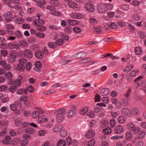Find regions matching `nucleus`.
<instances>
[{
	"mask_svg": "<svg viewBox=\"0 0 146 146\" xmlns=\"http://www.w3.org/2000/svg\"><path fill=\"white\" fill-rule=\"evenodd\" d=\"M127 127L129 131H132L135 134H137L140 130L139 128L136 127L134 124L131 122L127 123Z\"/></svg>",
	"mask_w": 146,
	"mask_h": 146,
	"instance_id": "nucleus-1",
	"label": "nucleus"
},
{
	"mask_svg": "<svg viewBox=\"0 0 146 146\" xmlns=\"http://www.w3.org/2000/svg\"><path fill=\"white\" fill-rule=\"evenodd\" d=\"M3 16L4 19L7 22L12 21L14 18L12 13L11 12H6L3 15Z\"/></svg>",
	"mask_w": 146,
	"mask_h": 146,
	"instance_id": "nucleus-2",
	"label": "nucleus"
},
{
	"mask_svg": "<svg viewBox=\"0 0 146 146\" xmlns=\"http://www.w3.org/2000/svg\"><path fill=\"white\" fill-rule=\"evenodd\" d=\"M98 11L101 13H104L107 11L106 4L105 3H102L99 4L97 7Z\"/></svg>",
	"mask_w": 146,
	"mask_h": 146,
	"instance_id": "nucleus-3",
	"label": "nucleus"
},
{
	"mask_svg": "<svg viewBox=\"0 0 146 146\" xmlns=\"http://www.w3.org/2000/svg\"><path fill=\"white\" fill-rule=\"evenodd\" d=\"M8 48L11 50L16 48L18 49L19 47V45L17 42L14 41L11 43H9L8 45Z\"/></svg>",
	"mask_w": 146,
	"mask_h": 146,
	"instance_id": "nucleus-4",
	"label": "nucleus"
},
{
	"mask_svg": "<svg viewBox=\"0 0 146 146\" xmlns=\"http://www.w3.org/2000/svg\"><path fill=\"white\" fill-rule=\"evenodd\" d=\"M21 52L24 54L25 57L27 58L30 59L33 56V54L31 50L29 49L22 51Z\"/></svg>",
	"mask_w": 146,
	"mask_h": 146,
	"instance_id": "nucleus-5",
	"label": "nucleus"
},
{
	"mask_svg": "<svg viewBox=\"0 0 146 146\" xmlns=\"http://www.w3.org/2000/svg\"><path fill=\"white\" fill-rule=\"evenodd\" d=\"M44 111L41 110L40 108L37 109V110L33 112L32 113V116L33 118L36 119L38 118L39 116L40 113H43Z\"/></svg>",
	"mask_w": 146,
	"mask_h": 146,
	"instance_id": "nucleus-6",
	"label": "nucleus"
},
{
	"mask_svg": "<svg viewBox=\"0 0 146 146\" xmlns=\"http://www.w3.org/2000/svg\"><path fill=\"white\" fill-rule=\"evenodd\" d=\"M143 78L142 76H139L137 77L134 80V82L136 84V88L140 86L144 82L143 80Z\"/></svg>",
	"mask_w": 146,
	"mask_h": 146,
	"instance_id": "nucleus-7",
	"label": "nucleus"
},
{
	"mask_svg": "<svg viewBox=\"0 0 146 146\" xmlns=\"http://www.w3.org/2000/svg\"><path fill=\"white\" fill-rule=\"evenodd\" d=\"M114 130L116 134H120L124 132V129L122 125H117L115 127Z\"/></svg>",
	"mask_w": 146,
	"mask_h": 146,
	"instance_id": "nucleus-8",
	"label": "nucleus"
},
{
	"mask_svg": "<svg viewBox=\"0 0 146 146\" xmlns=\"http://www.w3.org/2000/svg\"><path fill=\"white\" fill-rule=\"evenodd\" d=\"M85 9L89 12H93L95 10L94 6L90 3H87L85 5Z\"/></svg>",
	"mask_w": 146,
	"mask_h": 146,
	"instance_id": "nucleus-9",
	"label": "nucleus"
},
{
	"mask_svg": "<svg viewBox=\"0 0 146 146\" xmlns=\"http://www.w3.org/2000/svg\"><path fill=\"white\" fill-rule=\"evenodd\" d=\"M18 104L16 103H14L10 105L9 107L11 110L13 111H16V113L19 114L20 113V111L19 110H17V108Z\"/></svg>",
	"mask_w": 146,
	"mask_h": 146,
	"instance_id": "nucleus-10",
	"label": "nucleus"
},
{
	"mask_svg": "<svg viewBox=\"0 0 146 146\" xmlns=\"http://www.w3.org/2000/svg\"><path fill=\"white\" fill-rule=\"evenodd\" d=\"M13 119L14 121L15 125L16 126H18L20 125L23 121L21 117L17 116H15Z\"/></svg>",
	"mask_w": 146,
	"mask_h": 146,
	"instance_id": "nucleus-11",
	"label": "nucleus"
},
{
	"mask_svg": "<svg viewBox=\"0 0 146 146\" xmlns=\"http://www.w3.org/2000/svg\"><path fill=\"white\" fill-rule=\"evenodd\" d=\"M16 55L13 53H11L7 59L8 62L10 63L14 62L15 60Z\"/></svg>",
	"mask_w": 146,
	"mask_h": 146,
	"instance_id": "nucleus-12",
	"label": "nucleus"
},
{
	"mask_svg": "<svg viewBox=\"0 0 146 146\" xmlns=\"http://www.w3.org/2000/svg\"><path fill=\"white\" fill-rule=\"evenodd\" d=\"M121 113L123 114L130 116L131 114V111L128 108H124L122 109Z\"/></svg>",
	"mask_w": 146,
	"mask_h": 146,
	"instance_id": "nucleus-13",
	"label": "nucleus"
},
{
	"mask_svg": "<svg viewBox=\"0 0 146 146\" xmlns=\"http://www.w3.org/2000/svg\"><path fill=\"white\" fill-rule=\"evenodd\" d=\"M71 17L77 19H80L83 17V16L80 14L76 12L72 13L70 15Z\"/></svg>",
	"mask_w": 146,
	"mask_h": 146,
	"instance_id": "nucleus-14",
	"label": "nucleus"
},
{
	"mask_svg": "<svg viewBox=\"0 0 146 146\" xmlns=\"http://www.w3.org/2000/svg\"><path fill=\"white\" fill-rule=\"evenodd\" d=\"M87 55V53L84 52H81L75 54L74 57L77 58H84Z\"/></svg>",
	"mask_w": 146,
	"mask_h": 146,
	"instance_id": "nucleus-15",
	"label": "nucleus"
},
{
	"mask_svg": "<svg viewBox=\"0 0 146 146\" xmlns=\"http://www.w3.org/2000/svg\"><path fill=\"white\" fill-rule=\"evenodd\" d=\"M33 23L35 26H39L43 25L44 24V21L43 19H39L35 20L33 21Z\"/></svg>",
	"mask_w": 146,
	"mask_h": 146,
	"instance_id": "nucleus-16",
	"label": "nucleus"
},
{
	"mask_svg": "<svg viewBox=\"0 0 146 146\" xmlns=\"http://www.w3.org/2000/svg\"><path fill=\"white\" fill-rule=\"evenodd\" d=\"M41 68V64L40 62L38 61L36 62L35 64V67L33 69L36 72L40 71Z\"/></svg>",
	"mask_w": 146,
	"mask_h": 146,
	"instance_id": "nucleus-17",
	"label": "nucleus"
},
{
	"mask_svg": "<svg viewBox=\"0 0 146 146\" xmlns=\"http://www.w3.org/2000/svg\"><path fill=\"white\" fill-rule=\"evenodd\" d=\"M110 92V90L107 88L102 89L100 91V94L102 96H104L108 95Z\"/></svg>",
	"mask_w": 146,
	"mask_h": 146,
	"instance_id": "nucleus-18",
	"label": "nucleus"
},
{
	"mask_svg": "<svg viewBox=\"0 0 146 146\" xmlns=\"http://www.w3.org/2000/svg\"><path fill=\"white\" fill-rule=\"evenodd\" d=\"M95 135L94 131L92 129H89L86 136L87 138L93 137Z\"/></svg>",
	"mask_w": 146,
	"mask_h": 146,
	"instance_id": "nucleus-19",
	"label": "nucleus"
},
{
	"mask_svg": "<svg viewBox=\"0 0 146 146\" xmlns=\"http://www.w3.org/2000/svg\"><path fill=\"white\" fill-rule=\"evenodd\" d=\"M146 132L144 131H141L137 135V138L139 139H143L145 135Z\"/></svg>",
	"mask_w": 146,
	"mask_h": 146,
	"instance_id": "nucleus-20",
	"label": "nucleus"
},
{
	"mask_svg": "<svg viewBox=\"0 0 146 146\" xmlns=\"http://www.w3.org/2000/svg\"><path fill=\"white\" fill-rule=\"evenodd\" d=\"M36 2V5L42 8L43 6V5L46 3L45 1L44 0H35Z\"/></svg>",
	"mask_w": 146,
	"mask_h": 146,
	"instance_id": "nucleus-21",
	"label": "nucleus"
},
{
	"mask_svg": "<svg viewBox=\"0 0 146 146\" xmlns=\"http://www.w3.org/2000/svg\"><path fill=\"white\" fill-rule=\"evenodd\" d=\"M133 134L132 133L129 131L127 132L125 135V138L127 141H130L132 139Z\"/></svg>",
	"mask_w": 146,
	"mask_h": 146,
	"instance_id": "nucleus-22",
	"label": "nucleus"
},
{
	"mask_svg": "<svg viewBox=\"0 0 146 146\" xmlns=\"http://www.w3.org/2000/svg\"><path fill=\"white\" fill-rule=\"evenodd\" d=\"M68 23L70 25L76 26L79 23V22L76 20L70 19L68 21Z\"/></svg>",
	"mask_w": 146,
	"mask_h": 146,
	"instance_id": "nucleus-23",
	"label": "nucleus"
},
{
	"mask_svg": "<svg viewBox=\"0 0 146 146\" xmlns=\"http://www.w3.org/2000/svg\"><path fill=\"white\" fill-rule=\"evenodd\" d=\"M48 119L46 118L45 116H41L38 119V122L40 123L44 122H47Z\"/></svg>",
	"mask_w": 146,
	"mask_h": 146,
	"instance_id": "nucleus-24",
	"label": "nucleus"
},
{
	"mask_svg": "<svg viewBox=\"0 0 146 146\" xmlns=\"http://www.w3.org/2000/svg\"><path fill=\"white\" fill-rule=\"evenodd\" d=\"M20 139L19 138H14L10 142V144L13 145H17L19 143Z\"/></svg>",
	"mask_w": 146,
	"mask_h": 146,
	"instance_id": "nucleus-25",
	"label": "nucleus"
},
{
	"mask_svg": "<svg viewBox=\"0 0 146 146\" xmlns=\"http://www.w3.org/2000/svg\"><path fill=\"white\" fill-rule=\"evenodd\" d=\"M103 133L105 134H110L111 133V127H108L103 130Z\"/></svg>",
	"mask_w": 146,
	"mask_h": 146,
	"instance_id": "nucleus-26",
	"label": "nucleus"
},
{
	"mask_svg": "<svg viewBox=\"0 0 146 146\" xmlns=\"http://www.w3.org/2000/svg\"><path fill=\"white\" fill-rule=\"evenodd\" d=\"M35 56L38 58H41L43 57V52L41 50H38L35 52Z\"/></svg>",
	"mask_w": 146,
	"mask_h": 146,
	"instance_id": "nucleus-27",
	"label": "nucleus"
},
{
	"mask_svg": "<svg viewBox=\"0 0 146 146\" xmlns=\"http://www.w3.org/2000/svg\"><path fill=\"white\" fill-rule=\"evenodd\" d=\"M22 79V78L21 76H20L19 78L15 81L14 82V86L17 87V86H19L21 84L20 81Z\"/></svg>",
	"mask_w": 146,
	"mask_h": 146,
	"instance_id": "nucleus-28",
	"label": "nucleus"
},
{
	"mask_svg": "<svg viewBox=\"0 0 146 146\" xmlns=\"http://www.w3.org/2000/svg\"><path fill=\"white\" fill-rule=\"evenodd\" d=\"M68 5L70 7L72 8H76L78 7V5L76 3L72 1L69 2Z\"/></svg>",
	"mask_w": 146,
	"mask_h": 146,
	"instance_id": "nucleus-29",
	"label": "nucleus"
},
{
	"mask_svg": "<svg viewBox=\"0 0 146 146\" xmlns=\"http://www.w3.org/2000/svg\"><path fill=\"white\" fill-rule=\"evenodd\" d=\"M17 69L21 72H23L25 69V66L24 64H18L17 65L16 67Z\"/></svg>",
	"mask_w": 146,
	"mask_h": 146,
	"instance_id": "nucleus-30",
	"label": "nucleus"
},
{
	"mask_svg": "<svg viewBox=\"0 0 146 146\" xmlns=\"http://www.w3.org/2000/svg\"><path fill=\"white\" fill-rule=\"evenodd\" d=\"M11 139L9 135H7L4 138L3 140V143L5 144H9Z\"/></svg>",
	"mask_w": 146,
	"mask_h": 146,
	"instance_id": "nucleus-31",
	"label": "nucleus"
},
{
	"mask_svg": "<svg viewBox=\"0 0 146 146\" xmlns=\"http://www.w3.org/2000/svg\"><path fill=\"white\" fill-rule=\"evenodd\" d=\"M65 141L63 140L60 139L57 142V146H66Z\"/></svg>",
	"mask_w": 146,
	"mask_h": 146,
	"instance_id": "nucleus-32",
	"label": "nucleus"
},
{
	"mask_svg": "<svg viewBox=\"0 0 146 146\" xmlns=\"http://www.w3.org/2000/svg\"><path fill=\"white\" fill-rule=\"evenodd\" d=\"M126 119L125 117L122 115H120L118 116L117 118V121L118 122L120 123H123L125 121Z\"/></svg>",
	"mask_w": 146,
	"mask_h": 146,
	"instance_id": "nucleus-33",
	"label": "nucleus"
},
{
	"mask_svg": "<svg viewBox=\"0 0 146 146\" xmlns=\"http://www.w3.org/2000/svg\"><path fill=\"white\" fill-rule=\"evenodd\" d=\"M89 21L91 24L94 26L96 25L98 23L97 20L96 19L93 18H90Z\"/></svg>",
	"mask_w": 146,
	"mask_h": 146,
	"instance_id": "nucleus-34",
	"label": "nucleus"
},
{
	"mask_svg": "<svg viewBox=\"0 0 146 146\" xmlns=\"http://www.w3.org/2000/svg\"><path fill=\"white\" fill-rule=\"evenodd\" d=\"M133 66L134 65H129L123 70V71L126 72H128L133 69Z\"/></svg>",
	"mask_w": 146,
	"mask_h": 146,
	"instance_id": "nucleus-35",
	"label": "nucleus"
},
{
	"mask_svg": "<svg viewBox=\"0 0 146 146\" xmlns=\"http://www.w3.org/2000/svg\"><path fill=\"white\" fill-rule=\"evenodd\" d=\"M56 120L58 123H60L62 121L64 118V115H56Z\"/></svg>",
	"mask_w": 146,
	"mask_h": 146,
	"instance_id": "nucleus-36",
	"label": "nucleus"
},
{
	"mask_svg": "<svg viewBox=\"0 0 146 146\" xmlns=\"http://www.w3.org/2000/svg\"><path fill=\"white\" fill-rule=\"evenodd\" d=\"M25 132L27 133L32 134L35 132V130L34 129L32 128H28L25 130Z\"/></svg>",
	"mask_w": 146,
	"mask_h": 146,
	"instance_id": "nucleus-37",
	"label": "nucleus"
},
{
	"mask_svg": "<svg viewBox=\"0 0 146 146\" xmlns=\"http://www.w3.org/2000/svg\"><path fill=\"white\" fill-rule=\"evenodd\" d=\"M60 135L62 137H65L67 135V132L65 129L62 130L60 132Z\"/></svg>",
	"mask_w": 146,
	"mask_h": 146,
	"instance_id": "nucleus-38",
	"label": "nucleus"
},
{
	"mask_svg": "<svg viewBox=\"0 0 146 146\" xmlns=\"http://www.w3.org/2000/svg\"><path fill=\"white\" fill-rule=\"evenodd\" d=\"M120 8L121 9L123 10L127 11L129 9V6L127 5L123 4L121 5Z\"/></svg>",
	"mask_w": 146,
	"mask_h": 146,
	"instance_id": "nucleus-39",
	"label": "nucleus"
},
{
	"mask_svg": "<svg viewBox=\"0 0 146 146\" xmlns=\"http://www.w3.org/2000/svg\"><path fill=\"white\" fill-rule=\"evenodd\" d=\"M65 112V110L61 108L56 111L55 113V114L56 115H63L64 113Z\"/></svg>",
	"mask_w": 146,
	"mask_h": 146,
	"instance_id": "nucleus-40",
	"label": "nucleus"
},
{
	"mask_svg": "<svg viewBox=\"0 0 146 146\" xmlns=\"http://www.w3.org/2000/svg\"><path fill=\"white\" fill-rule=\"evenodd\" d=\"M64 42V40L62 38H60L58 39L55 41V44L56 45H59L62 44Z\"/></svg>",
	"mask_w": 146,
	"mask_h": 146,
	"instance_id": "nucleus-41",
	"label": "nucleus"
},
{
	"mask_svg": "<svg viewBox=\"0 0 146 146\" xmlns=\"http://www.w3.org/2000/svg\"><path fill=\"white\" fill-rule=\"evenodd\" d=\"M88 109L86 107H85L80 109V113L82 115L86 113L88 111Z\"/></svg>",
	"mask_w": 146,
	"mask_h": 146,
	"instance_id": "nucleus-42",
	"label": "nucleus"
},
{
	"mask_svg": "<svg viewBox=\"0 0 146 146\" xmlns=\"http://www.w3.org/2000/svg\"><path fill=\"white\" fill-rule=\"evenodd\" d=\"M128 104V101L127 98H124L121 101V105L123 106H127Z\"/></svg>",
	"mask_w": 146,
	"mask_h": 146,
	"instance_id": "nucleus-43",
	"label": "nucleus"
},
{
	"mask_svg": "<svg viewBox=\"0 0 146 146\" xmlns=\"http://www.w3.org/2000/svg\"><path fill=\"white\" fill-rule=\"evenodd\" d=\"M142 49L140 47H137L135 48V52L137 54H140L142 52Z\"/></svg>",
	"mask_w": 146,
	"mask_h": 146,
	"instance_id": "nucleus-44",
	"label": "nucleus"
},
{
	"mask_svg": "<svg viewBox=\"0 0 146 146\" xmlns=\"http://www.w3.org/2000/svg\"><path fill=\"white\" fill-rule=\"evenodd\" d=\"M108 25L111 28L114 29H116L117 28V25L115 23L113 22H110L108 24Z\"/></svg>",
	"mask_w": 146,
	"mask_h": 146,
	"instance_id": "nucleus-45",
	"label": "nucleus"
},
{
	"mask_svg": "<svg viewBox=\"0 0 146 146\" xmlns=\"http://www.w3.org/2000/svg\"><path fill=\"white\" fill-rule=\"evenodd\" d=\"M15 23L21 24L23 23L24 22V19L21 18H19L15 20Z\"/></svg>",
	"mask_w": 146,
	"mask_h": 146,
	"instance_id": "nucleus-46",
	"label": "nucleus"
},
{
	"mask_svg": "<svg viewBox=\"0 0 146 146\" xmlns=\"http://www.w3.org/2000/svg\"><path fill=\"white\" fill-rule=\"evenodd\" d=\"M131 111V113H132L135 115H138L139 114V112L138 110L136 108H133Z\"/></svg>",
	"mask_w": 146,
	"mask_h": 146,
	"instance_id": "nucleus-47",
	"label": "nucleus"
},
{
	"mask_svg": "<svg viewBox=\"0 0 146 146\" xmlns=\"http://www.w3.org/2000/svg\"><path fill=\"white\" fill-rule=\"evenodd\" d=\"M68 115L70 118L73 117L75 115V112L73 110H70L68 112Z\"/></svg>",
	"mask_w": 146,
	"mask_h": 146,
	"instance_id": "nucleus-48",
	"label": "nucleus"
},
{
	"mask_svg": "<svg viewBox=\"0 0 146 146\" xmlns=\"http://www.w3.org/2000/svg\"><path fill=\"white\" fill-rule=\"evenodd\" d=\"M27 62V59L23 58H20L18 60L19 63L23 64H24Z\"/></svg>",
	"mask_w": 146,
	"mask_h": 146,
	"instance_id": "nucleus-49",
	"label": "nucleus"
},
{
	"mask_svg": "<svg viewBox=\"0 0 146 146\" xmlns=\"http://www.w3.org/2000/svg\"><path fill=\"white\" fill-rule=\"evenodd\" d=\"M8 48L7 45L5 43H0V48L6 49Z\"/></svg>",
	"mask_w": 146,
	"mask_h": 146,
	"instance_id": "nucleus-50",
	"label": "nucleus"
},
{
	"mask_svg": "<svg viewBox=\"0 0 146 146\" xmlns=\"http://www.w3.org/2000/svg\"><path fill=\"white\" fill-rule=\"evenodd\" d=\"M106 6V8L107 9V11L108 10H111L113 8V5L110 3L105 4Z\"/></svg>",
	"mask_w": 146,
	"mask_h": 146,
	"instance_id": "nucleus-51",
	"label": "nucleus"
},
{
	"mask_svg": "<svg viewBox=\"0 0 146 146\" xmlns=\"http://www.w3.org/2000/svg\"><path fill=\"white\" fill-rule=\"evenodd\" d=\"M73 30L75 33H80L81 31V29L78 27H76L74 28Z\"/></svg>",
	"mask_w": 146,
	"mask_h": 146,
	"instance_id": "nucleus-52",
	"label": "nucleus"
},
{
	"mask_svg": "<svg viewBox=\"0 0 146 146\" xmlns=\"http://www.w3.org/2000/svg\"><path fill=\"white\" fill-rule=\"evenodd\" d=\"M20 44L22 48H24L27 46L28 44L27 42L25 41H21L20 42Z\"/></svg>",
	"mask_w": 146,
	"mask_h": 146,
	"instance_id": "nucleus-53",
	"label": "nucleus"
},
{
	"mask_svg": "<svg viewBox=\"0 0 146 146\" xmlns=\"http://www.w3.org/2000/svg\"><path fill=\"white\" fill-rule=\"evenodd\" d=\"M48 45L49 48H54L56 47V46L54 43L52 42H50L48 43Z\"/></svg>",
	"mask_w": 146,
	"mask_h": 146,
	"instance_id": "nucleus-54",
	"label": "nucleus"
},
{
	"mask_svg": "<svg viewBox=\"0 0 146 146\" xmlns=\"http://www.w3.org/2000/svg\"><path fill=\"white\" fill-rule=\"evenodd\" d=\"M87 115L91 118H93L95 116V113L94 111H90L87 114Z\"/></svg>",
	"mask_w": 146,
	"mask_h": 146,
	"instance_id": "nucleus-55",
	"label": "nucleus"
},
{
	"mask_svg": "<svg viewBox=\"0 0 146 146\" xmlns=\"http://www.w3.org/2000/svg\"><path fill=\"white\" fill-rule=\"evenodd\" d=\"M95 143V140L94 139H92L91 140L88 142V146H94Z\"/></svg>",
	"mask_w": 146,
	"mask_h": 146,
	"instance_id": "nucleus-56",
	"label": "nucleus"
},
{
	"mask_svg": "<svg viewBox=\"0 0 146 146\" xmlns=\"http://www.w3.org/2000/svg\"><path fill=\"white\" fill-rule=\"evenodd\" d=\"M110 124L111 126L114 127L115 125V120L114 118H112L110 121Z\"/></svg>",
	"mask_w": 146,
	"mask_h": 146,
	"instance_id": "nucleus-57",
	"label": "nucleus"
},
{
	"mask_svg": "<svg viewBox=\"0 0 146 146\" xmlns=\"http://www.w3.org/2000/svg\"><path fill=\"white\" fill-rule=\"evenodd\" d=\"M67 143L68 145L70 146L72 144V140L71 137H68L66 138Z\"/></svg>",
	"mask_w": 146,
	"mask_h": 146,
	"instance_id": "nucleus-58",
	"label": "nucleus"
},
{
	"mask_svg": "<svg viewBox=\"0 0 146 146\" xmlns=\"http://www.w3.org/2000/svg\"><path fill=\"white\" fill-rule=\"evenodd\" d=\"M17 87L15 86H11L9 89V91L10 92H14L17 89Z\"/></svg>",
	"mask_w": 146,
	"mask_h": 146,
	"instance_id": "nucleus-59",
	"label": "nucleus"
},
{
	"mask_svg": "<svg viewBox=\"0 0 146 146\" xmlns=\"http://www.w3.org/2000/svg\"><path fill=\"white\" fill-rule=\"evenodd\" d=\"M117 24L121 27H124L126 26L125 23L122 21H117Z\"/></svg>",
	"mask_w": 146,
	"mask_h": 146,
	"instance_id": "nucleus-60",
	"label": "nucleus"
},
{
	"mask_svg": "<svg viewBox=\"0 0 146 146\" xmlns=\"http://www.w3.org/2000/svg\"><path fill=\"white\" fill-rule=\"evenodd\" d=\"M27 90L29 92L31 93L35 91L33 87V86L31 85L29 86L28 87Z\"/></svg>",
	"mask_w": 146,
	"mask_h": 146,
	"instance_id": "nucleus-61",
	"label": "nucleus"
},
{
	"mask_svg": "<svg viewBox=\"0 0 146 146\" xmlns=\"http://www.w3.org/2000/svg\"><path fill=\"white\" fill-rule=\"evenodd\" d=\"M26 91V90L24 89H20L17 91V93L18 94L22 95Z\"/></svg>",
	"mask_w": 146,
	"mask_h": 146,
	"instance_id": "nucleus-62",
	"label": "nucleus"
},
{
	"mask_svg": "<svg viewBox=\"0 0 146 146\" xmlns=\"http://www.w3.org/2000/svg\"><path fill=\"white\" fill-rule=\"evenodd\" d=\"M7 89V87L4 85L0 86V92L5 91Z\"/></svg>",
	"mask_w": 146,
	"mask_h": 146,
	"instance_id": "nucleus-63",
	"label": "nucleus"
},
{
	"mask_svg": "<svg viewBox=\"0 0 146 146\" xmlns=\"http://www.w3.org/2000/svg\"><path fill=\"white\" fill-rule=\"evenodd\" d=\"M31 63L28 62L26 64V69L27 70H29L31 69Z\"/></svg>",
	"mask_w": 146,
	"mask_h": 146,
	"instance_id": "nucleus-64",
	"label": "nucleus"
}]
</instances>
